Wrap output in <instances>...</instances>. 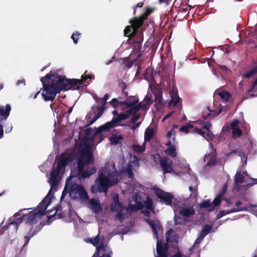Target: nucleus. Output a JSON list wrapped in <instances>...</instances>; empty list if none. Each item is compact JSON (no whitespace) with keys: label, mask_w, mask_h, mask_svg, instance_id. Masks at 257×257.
<instances>
[{"label":"nucleus","mask_w":257,"mask_h":257,"mask_svg":"<svg viewBox=\"0 0 257 257\" xmlns=\"http://www.w3.org/2000/svg\"><path fill=\"white\" fill-rule=\"evenodd\" d=\"M91 78V76L88 75H82L81 79H67L64 76L59 75L55 76L52 71H50L49 73L41 78L43 90L47 93L46 94L42 93L41 95L45 101H53L56 94L59 93L62 90L66 91L71 88L79 89L84 81Z\"/></svg>","instance_id":"f257e3e1"},{"label":"nucleus","mask_w":257,"mask_h":257,"mask_svg":"<svg viewBox=\"0 0 257 257\" xmlns=\"http://www.w3.org/2000/svg\"><path fill=\"white\" fill-rule=\"evenodd\" d=\"M93 161L94 157L92 152L88 149L84 150L77 162L78 172L76 176L78 179L88 178L96 172V169L94 167H88L84 171V167L88 164H93Z\"/></svg>","instance_id":"f03ea898"},{"label":"nucleus","mask_w":257,"mask_h":257,"mask_svg":"<svg viewBox=\"0 0 257 257\" xmlns=\"http://www.w3.org/2000/svg\"><path fill=\"white\" fill-rule=\"evenodd\" d=\"M71 173L70 176L66 179L65 188L69 187V193L70 197L74 200L80 199L85 201L89 199L88 193L82 185L77 184L71 182L72 178L76 177Z\"/></svg>","instance_id":"7ed1b4c3"},{"label":"nucleus","mask_w":257,"mask_h":257,"mask_svg":"<svg viewBox=\"0 0 257 257\" xmlns=\"http://www.w3.org/2000/svg\"><path fill=\"white\" fill-rule=\"evenodd\" d=\"M114 175V172H110L107 169L102 170L98 175L100 189L106 193L109 187L116 184L118 182L116 179H110Z\"/></svg>","instance_id":"20e7f679"},{"label":"nucleus","mask_w":257,"mask_h":257,"mask_svg":"<svg viewBox=\"0 0 257 257\" xmlns=\"http://www.w3.org/2000/svg\"><path fill=\"white\" fill-rule=\"evenodd\" d=\"M41 217L37 213L36 210H33L26 214H23L21 217L17 218L16 221L12 222L9 224V226L13 225L17 231L18 227L24 221L26 224L29 225H33L37 223L38 219Z\"/></svg>","instance_id":"39448f33"},{"label":"nucleus","mask_w":257,"mask_h":257,"mask_svg":"<svg viewBox=\"0 0 257 257\" xmlns=\"http://www.w3.org/2000/svg\"><path fill=\"white\" fill-rule=\"evenodd\" d=\"M142 212L144 214L145 216L148 217V218L144 219V220L148 224H149V225L151 227L154 237L156 238H158V234L157 230H163V227L161 222L158 219L152 220L150 218L151 213L149 210H144Z\"/></svg>","instance_id":"423d86ee"},{"label":"nucleus","mask_w":257,"mask_h":257,"mask_svg":"<svg viewBox=\"0 0 257 257\" xmlns=\"http://www.w3.org/2000/svg\"><path fill=\"white\" fill-rule=\"evenodd\" d=\"M154 192L157 197L160 199L162 202L167 205H171L174 196L169 192H165L159 188L155 189Z\"/></svg>","instance_id":"0eeeda50"},{"label":"nucleus","mask_w":257,"mask_h":257,"mask_svg":"<svg viewBox=\"0 0 257 257\" xmlns=\"http://www.w3.org/2000/svg\"><path fill=\"white\" fill-rule=\"evenodd\" d=\"M72 161L71 155L66 152L61 154L58 159L57 167L61 170H64L67 164Z\"/></svg>","instance_id":"6e6552de"},{"label":"nucleus","mask_w":257,"mask_h":257,"mask_svg":"<svg viewBox=\"0 0 257 257\" xmlns=\"http://www.w3.org/2000/svg\"><path fill=\"white\" fill-rule=\"evenodd\" d=\"M62 170L56 167V169H53L50 173V183L51 185V189L49 193L51 191L52 188L57 186L58 184V177Z\"/></svg>","instance_id":"1a4fd4ad"},{"label":"nucleus","mask_w":257,"mask_h":257,"mask_svg":"<svg viewBox=\"0 0 257 257\" xmlns=\"http://www.w3.org/2000/svg\"><path fill=\"white\" fill-rule=\"evenodd\" d=\"M129 117V115L125 112L121 113L117 116H113L111 121H108L110 123L112 128L117 126L120 125L119 122L126 119Z\"/></svg>","instance_id":"9d476101"},{"label":"nucleus","mask_w":257,"mask_h":257,"mask_svg":"<svg viewBox=\"0 0 257 257\" xmlns=\"http://www.w3.org/2000/svg\"><path fill=\"white\" fill-rule=\"evenodd\" d=\"M110 209L112 212L117 211L124 209L122 204L119 202L117 194L113 196V202L111 204Z\"/></svg>","instance_id":"9b49d317"},{"label":"nucleus","mask_w":257,"mask_h":257,"mask_svg":"<svg viewBox=\"0 0 257 257\" xmlns=\"http://www.w3.org/2000/svg\"><path fill=\"white\" fill-rule=\"evenodd\" d=\"M160 163L164 174L170 173L173 171L171 161L168 162L166 159H161Z\"/></svg>","instance_id":"f8f14e48"},{"label":"nucleus","mask_w":257,"mask_h":257,"mask_svg":"<svg viewBox=\"0 0 257 257\" xmlns=\"http://www.w3.org/2000/svg\"><path fill=\"white\" fill-rule=\"evenodd\" d=\"M157 252L159 257H167V245L163 247L162 241L159 240V237L157 238Z\"/></svg>","instance_id":"ddd939ff"},{"label":"nucleus","mask_w":257,"mask_h":257,"mask_svg":"<svg viewBox=\"0 0 257 257\" xmlns=\"http://www.w3.org/2000/svg\"><path fill=\"white\" fill-rule=\"evenodd\" d=\"M11 110V107L9 104L6 105L5 107L0 106V122L3 120H6L9 117Z\"/></svg>","instance_id":"4468645a"},{"label":"nucleus","mask_w":257,"mask_h":257,"mask_svg":"<svg viewBox=\"0 0 257 257\" xmlns=\"http://www.w3.org/2000/svg\"><path fill=\"white\" fill-rule=\"evenodd\" d=\"M50 202V201L48 202H47L46 197L39 204L37 208L35 209L41 217L45 214V211Z\"/></svg>","instance_id":"2eb2a0df"},{"label":"nucleus","mask_w":257,"mask_h":257,"mask_svg":"<svg viewBox=\"0 0 257 257\" xmlns=\"http://www.w3.org/2000/svg\"><path fill=\"white\" fill-rule=\"evenodd\" d=\"M89 204L90 205V208L94 213L98 214L102 212V209L98 200L92 198L89 201Z\"/></svg>","instance_id":"dca6fc26"},{"label":"nucleus","mask_w":257,"mask_h":257,"mask_svg":"<svg viewBox=\"0 0 257 257\" xmlns=\"http://www.w3.org/2000/svg\"><path fill=\"white\" fill-rule=\"evenodd\" d=\"M144 20L140 16L139 18H134L130 21L131 26L134 29V32L138 31V29L143 25Z\"/></svg>","instance_id":"f3484780"},{"label":"nucleus","mask_w":257,"mask_h":257,"mask_svg":"<svg viewBox=\"0 0 257 257\" xmlns=\"http://www.w3.org/2000/svg\"><path fill=\"white\" fill-rule=\"evenodd\" d=\"M246 210V207H241L239 208H233L228 210H220L217 215V219H219L224 216L225 215L231 213L239 212L241 211H244Z\"/></svg>","instance_id":"a211bd4d"},{"label":"nucleus","mask_w":257,"mask_h":257,"mask_svg":"<svg viewBox=\"0 0 257 257\" xmlns=\"http://www.w3.org/2000/svg\"><path fill=\"white\" fill-rule=\"evenodd\" d=\"M244 177L243 175L242 174L241 172L237 171L234 177V187L239 190L241 187L239 184L242 183L244 182Z\"/></svg>","instance_id":"6ab92c4d"},{"label":"nucleus","mask_w":257,"mask_h":257,"mask_svg":"<svg viewBox=\"0 0 257 257\" xmlns=\"http://www.w3.org/2000/svg\"><path fill=\"white\" fill-rule=\"evenodd\" d=\"M212 228V226L211 225L205 224L199 233L198 240H202L210 232Z\"/></svg>","instance_id":"aec40b11"},{"label":"nucleus","mask_w":257,"mask_h":257,"mask_svg":"<svg viewBox=\"0 0 257 257\" xmlns=\"http://www.w3.org/2000/svg\"><path fill=\"white\" fill-rule=\"evenodd\" d=\"M94 108H96L97 113L94 115L92 118V119L89 121L88 123L87 126L92 125L96 120H97L103 113L104 109L101 108V107L96 106L94 107L93 106L92 107V109H94Z\"/></svg>","instance_id":"412c9836"},{"label":"nucleus","mask_w":257,"mask_h":257,"mask_svg":"<svg viewBox=\"0 0 257 257\" xmlns=\"http://www.w3.org/2000/svg\"><path fill=\"white\" fill-rule=\"evenodd\" d=\"M179 213L184 217H188L195 214V210L192 207L182 208L179 210Z\"/></svg>","instance_id":"4be33fe9"},{"label":"nucleus","mask_w":257,"mask_h":257,"mask_svg":"<svg viewBox=\"0 0 257 257\" xmlns=\"http://www.w3.org/2000/svg\"><path fill=\"white\" fill-rule=\"evenodd\" d=\"M207 109L210 111V112L208 113L207 115H202V117L204 119H207L208 118L212 119L214 117L219 115L222 111L221 108L219 109L218 110H213L212 111H211L210 110L209 107H207Z\"/></svg>","instance_id":"5701e85b"},{"label":"nucleus","mask_w":257,"mask_h":257,"mask_svg":"<svg viewBox=\"0 0 257 257\" xmlns=\"http://www.w3.org/2000/svg\"><path fill=\"white\" fill-rule=\"evenodd\" d=\"M155 135V130L153 127H148L145 132V142L150 141Z\"/></svg>","instance_id":"b1692460"},{"label":"nucleus","mask_w":257,"mask_h":257,"mask_svg":"<svg viewBox=\"0 0 257 257\" xmlns=\"http://www.w3.org/2000/svg\"><path fill=\"white\" fill-rule=\"evenodd\" d=\"M142 41L139 40L135 41L134 43V51L139 53L137 58H139L142 56L143 51H142Z\"/></svg>","instance_id":"393cba45"},{"label":"nucleus","mask_w":257,"mask_h":257,"mask_svg":"<svg viewBox=\"0 0 257 257\" xmlns=\"http://www.w3.org/2000/svg\"><path fill=\"white\" fill-rule=\"evenodd\" d=\"M137 32H134V29L131 26H127L124 30V36L132 38L136 34Z\"/></svg>","instance_id":"a878e982"},{"label":"nucleus","mask_w":257,"mask_h":257,"mask_svg":"<svg viewBox=\"0 0 257 257\" xmlns=\"http://www.w3.org/2000/svg\"><path fill=\"white\" fill-rule=\"evenodd\" d=\"M111 128H112L111 126L110 123H109V122H107L105 124L98 127L96 131H95V134H100L103 131H108Z\"/></svg>","instance_id":"bb28decb"},{"label":"nucleus","mask_w":257,"mask_h":257,"mask_svg":"<svg viewBox=\"0 0 257 257\" xmlns=\"http://www.w3.org/2000/svg\"><path fill=\"white\" fill-rule=\"evenodd\" d=\"M146 144H144L143 146H140L137 144H133L132 146V148L135 152L138 154H141L143 153L145 151Z\"/></svg>","instance_id":"cd10ccee"},{"label":"nucleus","mask_w":257,"mask_h":257,"mask_svg":"<svg viewBox=\"0 0 257 257\" xmlns=\"http://www.w3.org/2000/svg\"><path fill=\"white\" fill-rule=\"evenodd\" d=\"M145 207L147 209H149L155 213L154 207L153 206V203L152 199L149 197L147 196L146 198V201L144 202Z\"/></svg>","instance_id":"c85d7f7f"},{"label":"nucleus","mask_w":257,"mask_h":257,"mask_svg":"<svg viewBox=\"0 0 257 257\" xmlns=\"http://www.w3.org/2000/svg\"><path fill=\"white\" fill-rule=\"evenodd\" d=\"M107 247V245L101 242L96 246V250L93 254H95V255H96L97 254H99L101 251L106 252Z\"/></svg>","instance_id":"c756f323"},{"label":"nucleus","mask_w":257,"mask_h":257,"mask_svg":"<svg viewBox=\"0 0 257 257\" xmlns=\"http://www.w3.org/2000/svg\"><path fill=\"white\" fill-rule=\"evenodd\" d=\"M165 152L172 158H175L177 155L176 149L175 146H170L165 151Z\"/></svg>","instance_id":"7c9ffc66"},{"label":"nucleus","mask_w":257,"mask_h":257,"mask_svg":"<svg viewBox=\"0 0 257 257\" xmlns=\"http://www.w3.org/2000/svg\"><path fill=\"white\" fill-rule=\"evenodd\" d=\"M138 101L139 100L137 99L134 100L133 101H130L128 100H126L125 101H121L120 103H119V104L125 106L126 108H130L136 105L138 103Z\"/></svg>","instance_id":"2f4dec72"},{"label":"nucleus","mask_w":257,"mask_h":257,"mask_svg":"<svg viewBox=\"0 0 257 257\" xmlns=\"http://www.w3.org/2000/svg\"><path fill=\"white\" fill-rule=\"evenodd\" d=\"M200 207L205 209H209V210L212 211L214 210L213 208L212 203L210 202L209 200H204L200 205Z\"/></svg>","instance_id":"473e14b6"},{"label":"nucleus","mask_w":257,"mask_h":257,"mask_svg":"<svg viewBox=\"0 0 257 257\" xmlns=\"http://www.w3.org/2000/svg\"><path fill=\"white\" fill-rule=\"evenodd\" d=\"M193 126L191 124L188 123L181 127L180 131L187 134L189 132H193Z\"/></svg>","instance_id":"72a5a7b5"},{"label":"nucleus","mask_w":257,"mask_h":257,"mask_svg":"<svg viewBox=\"0 0 257 257\" xmlns=\"http://www.w3.org/2000/svg\"><path fill=\"white\" fill-rule=\"evenodd\" d=\"M140 110V108L138 105H135L133 106L130 107L129 109L126 110V113H127L129 116L130 114H136V113Z\"/></svg>","instance_id":"f704fd0d"},{"label":"nucleus","mask_w":257,"mask_h":257,"mask_svg":"<svg viewBox=\"0 0 257 257\" xmlns=\"http://www.w3.org/2000/svg\"><path fill=\"white\" fill-rule=\"evenodd\" d=\"M219 95L220 96L221 98L224 101L225 103L229 101V99L231 96L230 94L226 91H222L219 92Z\"/></svg>","instance_id":"c9c22d12"},{"label":"nucleus","mask_w":257,"mask_h":257,"mask_svg":"<svg viewBox=\"0 0 257 257\" xmlns=\"http://www.w3.org/2000/svg\"><path fill=\"white\" fill-rule=\"evenodd\" d=\"M118 86L121 89L122 92L126 96H128L127 91H125L126 85L122 80L120 79L118 80Z\"/></svg>","instance_id":"e433bc0d"},{"label":"nucleus","mask_w":257,"mask_h":257,"mask_svg":"<svg viewBox=\"0 0 257 257\" xmlns=\"http://www.w3.org/2000/svg\"><path fill=\"white\" fill-rule=\"evenodd\" d=\"M257 73V65L253 68L251 69L247 73L244 74L242 76L243 78H249L252 77L255 73Z\"/></svg>","instance_id":"4c0bfd02"},{"label":"nucleus","mask_w":257,"mask_h":257,"mask_svg":"<svg viewBox=\"0 0 257 257\" xmlns=\"http://www.w3.org/2000/svg\"><path fill=\"white\" fill-rule=\"evenodd\" d=\"M231 130L233 138H239L242 135V132L238 127L231 128Z\"/></svg>","instance_id":"58836bf2"},{"label":"nucleus","mask_w":257,"mask_h":257,"mask_svg":"<svg viewBox=\"0 0 257 257\" xmlns=\"http://www.w3.org/2000/svg\"><path fill=\"white\" fill-rule=\"evenodd\" d=\"M154 9H151L150 8H147L145 10V12L143 13V14L141 16V18L144 20V21L146 19H147L148 17L153 12Z\"/></svg>","instance_id":"ea45409f"},{"label":"nucleus","mask_w":257,"mask_h":257,"mask_svg":"<svg viewBox=\"0 0 257 257\" xmlns=\"http://www.w3.org/2000/svg\"><path fill=\"white\" fill-rule=\"evenodd\" d=\"M89 242L92 243L94 246H97L99 243L100 241V235L99 234H97L94 238H89Z\"/></svg>","instance_id":"a19ab883"},{"label":"nucleus","mask_w":257,"mask_h":257,"mask_svg":"<svg viewBox=\"0 0 257 257\" xmlns=\"http://www.w3.org/2000/svg\"><path fill=\"white\" fill-rule=\"evenodd\" d=\"M251 91L257 92V78L251 83L248 90V92Z\"/></svg>","instance_id":"79ce46f5"},{"label":"nucleus","mask_w":257,"mask_h":257,"mask_svg":"<svg viewBox=\"0 0 257 257\" xmlns=\"http://www.w3.org/2000/svg\"><path fill=\"white\" fill-rule=\"evenodd\" d=\"M132 169L133 166L130 164H128L126 172L127 174V177L128 178H132L133 177L134 173L133 172Z\"/></svg>","instance_id":"37998d69"},{"label":"nucleus","mask_w":257,"mask_h":257,"mask_svg":"<svg viewBox=\"0 0 257 257\" xmlns=\"http://www.w3.org/2000/svg\"><path fill=\"white\" fill-rule=\"evenodd\" d=\"M251 179L252 180L253 183H248V184H245L244 185L241 186L240 187L243 188V189L244 190H246L248 189H249L250 187L252 186L254 184H257V179L251 178Z\"/></svg>","instance_id":"c03bdc74"},{"label":"nucleus","mask_w":257,"mask_h":257,"mask_svg":"<svg viewBox=\"0 0 257 257\" xmlns=\"http://www.w3.org/2000/svg\"><path fill=\"white\" fill-rule=\"evenodd\" d=\"M114 212H116V218L120 222L124 220V213H123V210L115 211Z\"/></svg>","instance_id":"a18cd8bd"},{"label":"nucleus","mask_w":257,"mask_h":257,"mask_svg":"<svg viewBox=\"0 0 257 257\" xmlns=\"http://www.w3.org/2000/svg\"><path fill=\"white\" fill-rule=\"evenodd\" d=\"M80 34H81L79 32L76 31L71 35V38L73 40L74 44H77L78 43V37Z\"/></svg>","instance_id":"49530a36"},{"label":"nucleus","mask_w":257,"mask_h":257,"mask_svg":"<svg viewBox=\"0 0 257 257\" xmlns=\"http://www.w3.org/2000/svg\"><path fill=\"white\" fill-rule=\"evenodd\" d=\"M227 188V183L224 184L220 190L219 193L217 195V196H219L220 197L222 198L223 195L225 194L226 190Z\"/></svg>","instance_id":"de8ad7c7"},{"label":"nucleus","mask_w":257,"mask_h":257,"mask_svg":"<svg viewBox=\"0 0 257 257\" xmlns=\"http://www.w3.org/2000/svg\"><path fill=\"white\" fill-rule=\"evenodd\" d=\"M181 99L178 96H172L171 103H173L174 105H176L180 101Z\"/></svg>","instance_id":"09e8293b"},{"label":"nucleus","mask_w":257,"mask_h":257,"mask_svg":"<svg viewBox=\"0 0 257 257\" xmlns=\"http://www.w3.org/2000/svg\"><path fill=\"white\" fill-rule=\"evenodd\" d=\"M221 197L217 196L213 200L212 202L213 208H215L216 206L220 205L221 203Z\"/></svg>","instance_id":"8fccbe9b"},{"label":"nucleus","mask_w":257,"mask_h":257,"mask_svg":"<svg viewBox=\"0 0 257 257\" xmlns=\"http://www.w3.org/2000/svg\"><path fill=\"white\" fill-rule=\"evenodd\" d=\"M202 124V128L205 130L206 131L210 130V128L211 127V124L209 121L203 122Z\"/></svg>","instance_id":"3c124183"},{"label":"nucleus","mask_w":257,"mask_h":257,"mask_svg":"<svg viewBox=\"0 0 257 257\" xmlns=\"http://www.w3.org/2000/svg\"><path fill=\"white\" fill-rule=\"evenodd\" d=\"M149 105V104L148 103V102H141L139 104H138V106L140 108V109L141 108H142L144 110L148 109Z\"/></svg>","instance_id":"603ef678"},{"label":"nucleus","mask_w":257,"mask_h":257,"mask_svg":"<svg viewBox=\"0 0 257 257\" xmlns=\"http://www.w3.org/2000/svg\"><path fill=\"white\" fill-rule=\"evenodd\" d=\"M112 254V252L111 250L110 251H108V253H104L101 255H100L99 254H97L96 255H95V254H93L92 257H111V255Z\"/></svg>","instance_id":"864d4df0"},{"label":"nucleus","mask_w":257,"mask_h":257,"mask_svg":"<svg viewBox=\"0 0 257 257\" xmlns=\"http://www.w3.org/2000/svg\"><path fill=\"white\" fill-rule=\"evenodd\" d=\"M193 132L199 134L202 137L205 138V132L202 131V129L195 128L193 129Z\"/></svg>","instance_id":"5fc2aeb1"},{"label":"nucleus","mask_w":257,"mask_h":257,"mask_svg":"<svg viewBox=\"0 0 257 257\" xmlns=\"http://www.w3.org/2000/svg\"><path fill=\"white\" fill-rule=\"evenodd\" d=\"M108 97H109L108 94L107 93H106L104 95V97L102 98V100H103L102 105L101 106H99V107H101V108H103V109L104 110L105 109L106 101L108 99Z\"/></svg>","instance_id":"6e6d98bb"},{"label":"nucleus","mask_w":257,"mask_h":257,"mask_svg":"<svg viewBox=\"0 0 257 257\" xmlns=\"http://www.w3.org/2000/svg\"><path fill=\"white\" fill-rule=\"evenodd\" d=\"M140 117V114L139 113L133 114V116L131 118V122L132 123L136 122Z\"/></svg>","instance_id":"4d7b16f0"},{"label":"nucleus","mask_w":257,"mask_h":257,"mask_svg":"<svg viewBox=\"0 0 257 257\" xmlns=\"http://www.w3.org/2000/svg\"><path fill=\"white\" fill-rule=\"evenodd\" d=\"M239 121L238 119H234L232 121L230 124V128H233L235 127H238L237 126L238 124Z\"/></svg>","instance_id":"13d9d810"},{"label":"nucleus","mask_w":257,"mask_h":257,"mask_svg":"<svg viewBox=\"0 0 257 257\" xmlns=\"http://www.w3.org/2000/svg\"><path fill=\"white\" fill-rule=\"evenodd\" d=\"M206 135V137L208 138L210 140H212L214 137V135L213 133L211 132L210 130L207 131V132L205 133V136Z\"/></svg>","instance_id":"bf43d9fd"},{"label":"nucleus","mask_w":257,"mask_h":257,"mask_svg":"<svg viewBox=\"0 0 257 257\" xmlns=\"http://www.w3.org/2000/svg\"><path fill=\"white\" fill-rule=\"evenodd\" d=\"M135 206H136L137 209L138 210L142 209L144 207V205L141 202H137Z\"/></svg>","instance_id":"052dcab7"},{"label":"nucleus","mask_w":257,"mask_h":257,"mask_svg":"<svg viewBox=\"0 0 257 257\" xmlns=\"http://www.w3.org/2000/svg\"><path fill=\"white\" fill-rule=\"evenodd\" d=\"M144 4L143 2H139L137 4V5L134 7V14H136V9L138 7L142 8L144 6Z\"/></svg>","instance_id":"680f3d73"},{"label":"nucleus","mask_w":257,"mask_h":257,"mask_svg":"<svg viewBox=\"0 0 257 257\" xmlns=\"http://www.w3.org/2000/svg\"><path fill=\"white\" fill-rule=\"evenodd\" d=\"M128 210H130L131 212H134L135 211H137L136 206H135V205H132L131 204L130 206H129L127 208Z\"/></svg>","instance_id":"e2e57ef3"},{"label":"nucleus","mask_w":257,"mask_h":257,"mask_svg":"<svg viewBox=\"0 0 257 257\" xmlns=\"http://www.w3.org/2000/svg\"><path fill=\"white\" fill-rule=\"evenodd\" d=\"M110 141L112 144H116L118 142V138L116 137H112Z\"/></svg>","instance_id":"0e129e2a"},{"label":"nucleus","mask_w":257,"mask_h":257,"mask_svg":"<svg viewBox=\"0 0 257 257\" xmlns=\"http://www.w3.org/2000/svg\"><path fill=\"white\" fill-rule=\"evenodd\" d=\"M134 62H135V61H128L126 64V67L127 68H130L134 65Z\"/></svg>","instance_id":"69168bd1"},{"label":"nucleus","mask_w":257,"mask_h":257,"mask_svg":"<svg viewBox=\"0 0 257 257\" xmlns=\"http://www.w3.org/2000/svg\"><path fill=\"white\" fill-rule=\"evenodd\" d=\"M144 102H148L149 104L152 103V101H151V98L150 97H148V96H146L144 99Z\"/></svg>","instance_id":"338daca9"},{"label":"nucleus","mask_w":257,"mask_h":257,"mask_svg":"<svg viewBox=\"0 0 257 257\" xmlns=\"http://www.w3.org/2000/svg\"><path fill=\"white\" fill-rule=\"evenodd\" d=\"M155 100L156 101L158 102L159 104L161 103V97L159 95L155 96Z\"/></svg>","instance_id":"774afa93"}]
</instances>
